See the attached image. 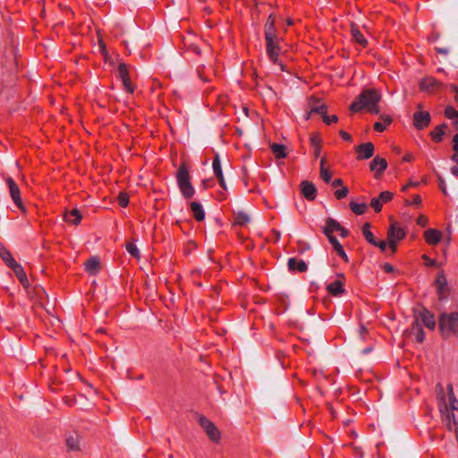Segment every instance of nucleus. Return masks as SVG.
Wrapping results in <instances>:
<instances>
[{"instance_id":"obj_48","label":"nucleus","mask_w":458,"mask_h":458,"mask_svg":"<svg viewBox=\"0 0 458 458\" xmlns=\"http://www.w3.org/2000/svg\"><path fill=\"white\" fill-rule=\"evenodd\" d=\"M437 181H438V186H439V189L441 190V191L445 194V195H447V191H446V184H445V179L443 178V176L439 174H437Z\"/></svg>"},{"instance_id":"obj_18","label":"nucleus","mask_w":458,"mask_h":458,"mask_svg":"<svg viewBox=\"0 0 458 458\" xmlns=\"http://www.w3.org/2000/svg\"><path fill=\"white\" fill-rule=\"evenodd\" d=\"M287 267L290 272H306L308 270L307 263L302 259L290 258L287 261Z\"/></svg>"},{"instance_id":"obj_16","label":"nucleus","mask_w":458,"mask_h":458,"mask_svg":"<svg viewBox=\"0 0 458 458\" xmlns=\"http://www.w3.org/2000/svg\"><path fill=\"white\" fill-rule=\"evenodd\" d=\"M7 267H10L13 271V273L15 274V276H17V278L19 279V281L24 287H28L30 285L28 277H27L26 273H25L23 267H21V265H20L19 263H17L14 260Z\"/></svg>"},{"instance_id":"obj_13","label":"nucleus","mask_w":458,"mask_h":458,"mask_svg":"<svg viewBox=\"0 0 458 458\" xmlns=\"http://www.w3.org/2000/svg\"><path fill=\"white\" fill-rule=\"evenodd\" d=\"M386 168L387 161L379 156H376L369 164V169L375 172V177L377 179L382 175Z\"/></svg>"},{"instance_id":"obj_57","label":"nucleus","mask_w":458,"mask_h":458,"mask_svg":"<svg viewBox=\"0 0 458 458\" xmlns=\"http://www.w3.org/2000/svg\"><path fill=\"white\" fill-rule=\"evenodd\" d=\"M383 269L386 273H392L394 270V267L390 263H385L383 265Z\"/></svg>"},{"instance_id":"obj_36","label":"nucleus","mask_w":458,"mask_h":458,"mask_svg":"<svg viewBox=\"0 0 458 458\" xmlns=\"http://www.w3.org/2000/svg\"><path fill=\"white\" fill-rule=\"evenodd\" d=\"M0 257L4 261L6 266L10 265L15 259L13 258L11 252L5 248V246L0 242Z\"/></svg>"},{"instance_id":"obj_51","label":"nucleus","mask_w":458,"mask_h":458,"mask_svg":"<svg viewBox=\"0 0 458 458\" xmlns=\"http://www.w3.org/2000/svg\"><path fill=\"white\" fill-rule=\"evenodd\" d=\"M123 82V88L124 89L130 93V94H132L134 92V89L131 85V80L130 78H128V81H122Z\"/></svg>"},{"instance_id":"obj_44","label":"nucleus","mask_w":458,"mask_h":458,"mask_svg":"<svg viewBox=\"0 0 458 458\" xmlns=\"http://www.w3.org/2000/svg\"><path fill=\"white\" fill-rule=\"evenodd\" d=\"M370 207L377 212H380L382 210V202L379 198H373L370 200Z\"/></svg>"},{"instance_id":"obj_10","label":"nucleus","mask_w":458,"mask_h":458,"mask_svg":"<svg viewBox=\"0 0 458 458\" xmlns=\"http://www.w3.org/2000/svg\"><path fill=\"white\" fill-rule=\"evenodd\" d=\"M435 285L437 287V294L438 300L443 301L447 299L449 289L447 286V279L444 271H440L435 280Z\"/></svg>"},{"instance_id":"obj_62","label":"nucleus","mask_w":458,"mask_h":458,"mask_svg":"<svg viewBox=\"0 0 458 458\" xmlns=\"http://www.w3.org/2000/svg\"><path fill=\"white\" fill-rule=\"evenodd\" d=\"M367 109H369L370 113L375 114L379 113V107H378L377 104H376V106H371L370 107H368Z\"/></svg>"},{"instance_id":"obj_40","label":"nucleus","mask_w":458,"mask_h":458,"mask_svg":"<svg viewBox=\"0 0 458 458\" xmlns=\"http://www.w3.org/2000/svg\"><path fill=\"white\" fill-rule=\"evenodd\" d=\"M118 77L122 81H128V78H130L126 64L121 63L118 65Z\"/></svg>"},{"instance_id":"obj_46","label":"nucleus","mask_w":458,"mask_h":458,"mask_svg":"<svg viewBox=\"0 0 458 458\" xmlns=\"http://www.w3.org/2000/svg\"><path fill=\"white\" fill-rule=\"evenodd\" d=\"M322 119H323V122L327 124V125H330L334 123H336L338 121V117L337 115L335 114H332V115H328L327 113H326L323 116H322Z\"/></svg>"},{"instance_id":"obj_31","label":"nucleus","mask_w":458,"mask_h":458,"mask_svg":"<svg viewBox=\"0 0 458 458\" xmlns=\"http://www.w3.org/2000/svg\"><path fill=\"white\" fill-rule=\"evenodd\" d=\"M276 21V16L274 13H270L267 17V20L266 21L265 27H264V37L266 36H272L274 34H276V29L275 26Z\"/></svg>"},{"instance_id":"obj_41","label":"nucleus","mask_w":458,"mask_h":458,"mask_svg":"<svg viewBox=\"0 0 458 458\" xmlns=\"http://www.w3.org/2000/svg\"><path fill=\"white\" fill-rule=\"evenodd\" d=\"M126 250L134 258L140 259V250L137 248L136 244L132 242H127L125 245Z\"/></svg>"},{"instance_id":"obj_42","label":"nucleus","mask_w":458,"mask_h":458,"mask_svg":"<svg viewBox=\"0 0 458 458\" xmlns=\"http://www.w3.org/2000/svg\"><path fill=\"white\" fill-rule=\"evenodd\" d=\"M117 200L122 208H125L129 204V195L126 192H120Z\"/></svg>"},{"instance_id":"obj_37","label":"nucleus","mask_w":458,"mask_h":458,"mask_svg":"<svg viewBox=\"0 0 458 458\" xmlns=\"http://www.w3.org/2000/svg\"><path fill=\"white\" fill-rule=\"evenodd\" d=\"M212 169H213L214 174L216 175V178L222 177V175H224L222 166H221V161H220V157H219L218 154H216L215 156V157L213 158Z\"/></svg>"},{"instance_id":"obj_28","label":"nucleus","mask_w":458,"mask_h":458,"mask_svg":"<svg viewBox=\"0 0 458 458\" xmlns=\"http://www.w3.org/2000/svg\"><path fill=\"white\" fill-rule=\"evenodd\" d=\"M81 437L77 433L70 434L66 437V446L69 451L80 450Z\"/></svg>"},{"instance_id":"obj_9","label":"nucleus","mask_w":458,"mask_h":458,"mask_svg":"<svg viewBox=\"0 0 458 458\" xmlns=\"http://www.w3.org/2000/svg\"><path fill=\"white\" fill-rule=\"evenodd\" d=\"M199 424L204 429L209 439L217 442L220 439V432L216 426L203 415H199L198 419Z\"/></svg>"},{"instance_id":"obj_22","label":"nucleus","mask_w":458,"mask_h":458,"mask_svg":"<svg viewBox=\"0 0 458 458\" xmlns=\"http://www.w3.org/2000/svg\"><path fill=\"white\" fill-rule=\"evenodd\" d=\"M328 242L332 245L333 249L335 250L337 255L346 263L349 262V258L343 247V245L340 243V242L337 240V238L335 237H329L327 238Z\"/></svg>"},{"instance_id":"obj_20","label":"nucleus","mask_w":458,"mask_h":458,"mask_svg":"<svg viewBox=\"0 0 458 458\" xmlns=\"http://www.w3.org/2000/svg\"><path fill=\"white\" fill-rule=\"evenodd\" d=\"M424 238L427 243L437 245L441 242L442 233L437 229L429 228L425 231Z\"/></svg>"},{"instance_id":"obj_35","label":"nucleus","mask_w":458,"mask_h":458,"mask_svg":"<svg viewBox=\"0 0 458 458\" xmlns=\"http://www.w3.org/2000/svg\"><path fill=\"white\" fill-rule=\"evenodd\" d=\"M350 208L354 214L360 216V215H363L367 211L368 206L365 202L356 203L354 201H351Z\"/></svg>"},{"instance_id":"obj_17","label":"nucleus","mask_w":458,"mask_h":458,"mask_svg":"<svg viewBox=\"0 0 458 458\" xmlns=\"http://www.w3.org/2000/svg\"><path fill=\"white\" fill-rule=\"evenodd\" d=\"M341 228V224L332 217H327L325 222V225L322 228L323 233L327 236V238L329 237H335L333 234L334 232H336Z\"/></svg>"},{"instance_id":"obj_1","label":"nucleus","mask_w":458,"mask_h":458,"mask_svg":"<svg viewBox=\"0 0 458 458\" xmlns=\"http://www.w3.org/2000/svg\"><path fill=\"white\" fill-rule=\"evenodd\" d=\"M381 99L380 92L376 89H363L351 104L350 110L354 113L361 112L371 106H376Z\"/></svg>"},{"instance_id":"obj_60","label":"nucleus","mask_w":458,"mask_h":458,"mask_svg":"<svg viewBox=\"0 0 458 458\" xmlns=\"http://www.w3.org/2000/svg\"><path fill=\"white\" fill-rule=\"evenodd\" d=\"M217 180H218V182H219V185L225 190V191H227V186H226V183H225V177L224 175H222V177H217Z\"/></svg>"},{"instance_id":"obj_50","label":"nucleus","mask_w":458,"mask_h":458,"mask_svg":"<svg viewBox=\"0 0 458 458\" xmlns=\"http://www.w3.org/2000/svg\"><path fill=\"white\" fill-rule=\"evenodd\" d=\"M422 259L426 261L427 267H437V260L434 259H430L426 254L422 255Z\"/></svg>"},{"instance_id":"obj_7","label":"nucleus","mask_w":458,"mask_h":458,"mask_svg":"<svg viewBox=\"0 0 458 458\" xmlns=\"http://www.w3.org/2000/svg\"><path fill=\"white\" fill-rule=\"evenodd\" d=\"M406 237V232L397 222L391 223L387 232V241L391 251L394 253L397 250V242Z\"/></svg>"},{"instance_id":"obj_11","label":"nucleus","mask_w":458,"mask_h":458,"mask_svg":"<svg viewBox=\"0 0 458 458\" xmlns=\"http://www.w3.org/2000/svg\"><path fill=\"white\" fill-rule=\"evenodd\" d=\"M6 183L9 188L10 196L15 206L21 211H25V208L21 198V192L18 184L12 177H8L6 179Z\"/></svg>"},{"instance_id":"obj_58","label":"nucleus","mask_w":458,"mask_h":458,"mask_svg":"<svg viewBox=\"0 0 458 458\" xmlns=\"http://www.w3.org/2000/svg\"><path fill=\"white\" fill-rule=\"evenodd\" d=\"M336 232H339V234L342 238H345L349 235V231L341 225V228L337 230Z\"/></svg>"},{"instance_id":"obj_43","label":"nucleus","mask_w":458,"mask_h":458,"mask_svg":"<svg viewBox=\"0 0 458 458\" xmlns=\"http://www.w3.org/2000/svg\"><path fill=\"white\" fill-rule=\"evenodd\" d=\"M393 197L394 193L388 191H382L378 196L382 203L389 202L393 199Z\"/></svg>"},{"instance_id":"obj_4","label":"nucleus","mask_w":458,"mask_h":458,"mask_svg":"<svg viewBox=\"0 0 458 458\" xmlns=\"http://www.w3.org/2000/svg\"><path fill=\"white\" fill-rule=\"evenodd\" d=\"M438 327L442 335H454L458 337V311L444 312L439 315Z\"/></svg>"},{"instance_id":"obj_56","label":"nucleus","mask_w":458,"mask_h":458,"mask_svg":"<svg viewBox=\"0 0 458 458\" xmlns=\"http://www.w3.org/2000/svg\"><path fill=\"white\" fill-rule=\"evenodd\" d=\"M189 51H191L192 53L200 55H201V49L199 46L191 44L189 46Z\"/></svg>"},{"instance_id":"obj_29","label":"nucleus","mask_w":458,"mask_h":458,"mask_svg":"<svg viewBox=\"0 0 458 458\" xmlns=\"http://www.w3.org/2000/svg\"><path fill=\"white\" fill-rule=\"evenodd\" d=\"M351 33H352V36L353 39L358 44L361 45L362 47H366L367 46L368 41H367L366 38L360 32L359 27L356 24H354V23H352V25H351Z\"/></svg>"},{"instance_id":"obj_47","label":"nucleus","mask_w":458,"mask_h":458,"mask_svg":"<svg viewBox=\"0 0 458 458\" xmlns=\"http://www.w3.org/2000/svg\"><path fill=\"white\" fill-rule=\"evenodd\" d=\"M320 176L326 183H329L331 182L332 175L327 168L321 169Z\"/></svg>"},{"instance_id":"obj_63","label":"nucleus","mask_w":458,"mask_h":458,"mask_svg":"<svg viewBox=\"0 0 458 458\" xmlns=\"http://www.w3.org/2000/svg\"><path fill=\"white\" fill-rule=\"evenodd\" d=\"M450 171H451V174H452L454 177L458 178V164H457L456 165H454V166L451 167V170H450Z\"/></svg>"},{"instance_id":"obj_49","label":"nucleus","mask_w":458,"mask_h":458,"mask_svg":"<svg viewBox=\"0 0 458 458\" xmlns=\"http://www.w3.org/2000/svg\"><path fill=\"white\" fill-rule=\"evenodd\" d=\"M310 144L311 146L314 148V147H317V146H320L321 144V139L319 137L318 134H312L310 136Z\"/></svg>"},{"instance_id":"obj_61","label":"nucleus","mask_w":458,"mask_h":458,"mask_svg":"<svg viewBox=\"0 0 458 458\" xmlns=\"http://www.w3.org/2000/svg\"><path fill=\"white\" fill-rule=\"evenodd\" d=\"M64 403L69 405V406H72V405H75L76 403V399L75 398H70V397H65L64 398Z\"/></svg>"},{"instance_id":"obj_53","label":"nucleus","mask_w":458,"mask_h":458,"mask_svg":"<svg viewBox=\"0 0 458 458\" xmlns=\"http://www.w3.org/2000/svg\"><path fill=\"white\" fill-rule=\"evenodd\" d=\"M339 135H340V137H341L344 140H345V141H352V135H351L350 133L346 132V131H344V130H341V131H339Z\"/></svg>"},{"instance_id":"obj_5","label":"nucleus","mask_w":458,"mask_h":458,"mask_svg":"<svg viewBox=\"0 0 458 458\" xmlns=\"http://www.w3.org/2000/svg\"><path fill=\"white\" fill-rule=\"evenodd\" d=\"M437 394L438 399V409L441 413L443 420L453 421L454 428L458 426V422L453 411H449V408L446 403V397L444 392V388L441 384L437 385Z\"/></svg>"},{"instance_id":"obj_24","label":"nucleus","mask_w":458,"mask_h":458,"mask_svg":"<svg viewBox=\"0 0 458 458\" xmlns=\"http://www.w3.org/2000/svg\"><path fill=\"white\" fill-rule=\"evenodd\" d=\"M82 219V216L81 211L78 208H73L72 210H66L64 212V220L72 225H78Z\"/></svg>"},{"instance_id":"obj_2","label":"nucleus","mask_w":458,"mask_h":458,"mask_svg":"<svg viewBox=\"0 0 458 458\" xmlns=\"http://www.w3.org/2000/svg\"><path fill=\"white\" fill-rule=\"evenodd\" d=\"M175 178L182 196L186 199L192 198L195 194V189L191 182L190 168L185 162H182L178 167Z\"/></svg>"},{"instance_id":"obj_39","label":"nucleus","mask_w":458,"mask_h":458,"mask_svg":"<svg viewBox=\"0 0 458 458\" xmlns=\"http://www.w3.org/2000/svg\"><path fill=\"white\" fill-rule=\"evenodd\" d=\"M445 116L447 119L454 120V124L457 126L458 122L456 121V118L458 116V112L455 110V108L452 106H448L445 109Z\"/></svg>"},{"instance_id":"obj_19","label":"nucleus","mask_w":458,"mask_h":458,"mask_svg":"<svg viewBox=\"0 0 458 458\" xmlns=\"http://www.w3.org/2000/svg\"><path fill=\"white\" fill-rule=\"evenodd\" d=\"M84 269L90 276L98 275L99 270H100V261H99V259L98 257H90L84 263Z\"/></svg>"},{"instance_id":"obj_6","label":"nucleus","mask_w":458,"mask_h":458,"mask_svg":"<svg viewBox=\"0 0 458 458\" xmlns=\"http://www.w3.org/2000/svg\"><path fill=\"white\" fill-rule=\"evenodd\" d=\"M413 317L414 320L421 321L428 329L434 330L436 328L435 315L423 305L413 309Z\"/></svg>"},{"instance_id":"obj_45","label":"nucleus","mask_w":458,"mask_h":458,"mask_svg":"<svg viewBox=\"0 0 458 458\" xmlns=\"http://www.w3.org/2000/svg\"><path fill=\"white\" fill-rule=\"evenodd\" d=\"M348 193H349V189L346 186H344L341 189L336 190L335 191V197L337 199H342L345 198L348 195Z\"/></svg>"},{"instance_id":"obj_59","label":"nucleus","mask_w":458,"mask_h":458,"mask_svg":"<svg viewBox=\"0 0 458 458\" xmlns=\"http://www.w3.org/2000/svg\"><path fill=\"white\" fill-rule=\"evenodd\" d=\"M453 149L458 152V132L453 138Z\"/></svg>"},{"instance_id":"obj_25","label":"nucleus","mask_w":458,"mask_h":458,"mask_svg":"<svg viewBox=\"0 0 458 458\" xmlns=\"http://www.w3.org/2000/svg\"><path fill=\"white\" fill-rule=\"evenodd\" d=\"M411 334H413L415 336V341L419 344L423 343L425 340V331L422 328V326L417 320H413L411 325Z\"/></svg>"},{"instance_id":"obj_64","label":"nucleus","mask_w":458,"mask_h":458,"mask_svg":"<svg viewBox=\"0 0 458 458\" xmlns=\"http://www.w3.org/2000/svg\"><path fill=\"white\" fill-rule=\"evenodd\" d=\"M451 161L455 163L456 165L458 164V151L455 152L450 157Z\"/></svg>"},{"instance_id":"obj_15","label":"nucleus","mask_w":458,"mask_h":458,"mask_svg":"<svg viewBox=\"0 0 458 458\" xmlns=\"http://www.w3.org/2000/svg\"><path fill=\"white\" fill-rule=\"evenodd\" d=\"M301 191L304 198L310 201H312L317 197V188L315 184L310 181L301 182Z\"/></svg>"},{"instance_id":"obj_30","label":"nucleus","mask_w":458,"mask_h":458,"mask_svg":"<svg viewBox=\"0 0 458 458\" xmlns=\"http://www.w3.org/2000/svg\"><path fill=\"white\" fill-rule=\"evenodd\" d=\"M379 120L380 121L376 122L373 126L374 130L377 131H379V132L384 131L386 130V126L389 125L393 122L392 117L388 114H381L379 116Z\"/></svg>"},{"instance_id":"obj_34","label":"nucleus","mask_w":458,"mask_h":458,"mask_svg":"<svg viewBox=\"0 0 458 458\" xmlns=\"http://www.w3.org/2000/svg\"><path fill=\"white\" fill-rule=\"evenodd\" d=\"M370 228H371L370 224L369 223H365L362 225V228H361L362 234H363L364 238L366 239V241L369 244L375 245L377 240L374 236L373 233L370 231Z\"/></svg>"},{"instance_id":"obj_12","label":"nucleus","mask_w":458,"mask_h":458,"mask_svg":"<svg viewBox=\"0 0 458 458\" xmlns=\"http://www.w3.org/2000/svg\"><path fill=\"white\" fill-rule=\"evenodd\" d=\"M431 123V115L428 111L418 110L413 114V126L418 131L427 128Z\"/></svg>"},{"instance_id":"obj_33","label":"nucleus","mask_w":458,"mask_h":458,"mask_svg":"<svg viewBox=\"0 0 458 458\" xmlns=\"http://www.w3.org/2000/svg\"><path fill=\"white\" fill-rule=\"evenodd\" d=\"M447 397L449 402V410L452 411H458V400L454 395V388L451 384H448L447 386Z\"/></svg>"},{"instance_id":"obj_14","label":"nucleus","mask_w":458,"mask_h":458,"mask_svg":"<svg viewBox=\"0 0 458 458\" xmlns=\"http://www.w3.org/2000/svg\"><path fill=\"white\" fill-rule=\"evenodd\" d=\"M357 159H369L374 155V145L371 142L361 143L356 147Z\"/></svg>"},{"instance_id":"obj_8","label":"nucleus","mask_w":458,"mask_h":458,"mask_svg":"<svg viewBox=\"0 0 458 458\" xmlns=\"http://www.w3.org/2000/svg\"><path fill=\"white\" fill-rule=\"evenodd\" d=\"M419 88L422 92L433 94L445 89L446 86L434 77L428 76L420 80Z\"/></svg>"},{"instance_id":"obj_52","label":"nucleus","mask_w":458,"mask_h":458,"mask_svg":"<svg viewBox=\"0 0 458 458\" xmlns=\"http://www.w3.org/2000/svg\"><path fill=\"white\" fill-rule=\"evenodd\" d=\"M387 244L388 242H386V241H377L374 246L379 248L382 252H385L386 250Z\"/></svg>"},{"instance_id":"obj_21","label":"nucleus","mask_w":458,"mask_h":458,"mask_svg":"<svg viewBox=\"0 0 458 458\" xmlns=\"http://www.w3.org/2000/svg\"><path fill=\"white\" fill-rule=\"evenodd\" d=\"M448 125L445 123H443L434 128L433 131L430 132V137L432 140L436 143H440L444 136L445 135V131L447 129Z\"/></svg>"},{"instance_id":"obj_54","label":"nucleus","mask_w":458,"mask_h":458,"mask_svg":"<svg viewBox=\"0 0 458 458\" xmlns=\"http://www.w3.org/2000/svg\"><path fill=\"white\" fill-rule=\"evenodd\" d=\"M420 202H421V198H420V195H415L413 197V199H412L411 202L410 200H408V199L405 200V204L406 205H411V204H413V205H420Z\"/></svg>"},{"instance_id":"obj_26","label":"nucleus","mask_w":458,"mask_h":458,"mask_svg":"<svg viewBox=\"0 0 458 458\" xmlns=\"http://www.w3.org/2000/svg\"><path fill=\"white\" fill-rule=\"evenodd\" d=\"M190 209L193 217L197 221H203L205 219V211L202 205L198 201H191L190 204Z\"/></svg>"},{"instance_id":"obj_27","label":"nucleus","mask_w":458,"mask_h":458,"mask_svg":"<svg viewBox=\"0 0 458 458\" xmlns=\"http://www.w3.org/2000/svg\"><path fill=\"white\" fill-rule=\"evenodd\" d=\"M327 106L318 98H312L310 101V113L318 114L321 117L327 113Z\"/></svg>"},{"instance_id":"obj_23","label":"nucleus","mask_w":458,"mask_h":458,"mask_svg":"<svg viewBox=\"0 0 458 458\" xmlns=\"http://www.w3.org/2000/svg\"><path fill=\"white\" fill-rule=\"evenodd\" d=\"M327 291L333 296H339L345 292L344 282L341 280H335L327 285Z\"/></svg>"},{"instance_id":"obj_3","label":"nucleus","mask_w":458,"mask_h":458,"mask_svg":"<svg viewBox=\"0 0 458 458\" xmlns=\"http://www.w3.org/2000/svg\"><path fill=\"white\" fill-rule=\"evenodd\" d=\"M266 40V51L270 59V61L274 64H277L280 66L281 71H285L284 64L279 60V55L282 53V48L280 47V42L282 40L276 34L272 36L268 35L265 37Z\"/></svg>"},{"instance_id":"obj_55","label":"nucleus","mask_w":458,"mask_h":458,"mask_svg":"<svg viewBox=\"0 0 458 458\" xmlns=\"http://www.w3.org/2000/svg\"><path fill=\"white\" fill-rule=\"evenodd\" d=\"M417 225H419L421 227H425L427 225V223H428V219L426 216L420 215L418 218H417Z\"/></svg>"},{"instance_id":"obj_38","label":"nucleus","mask_w":458,"mask_h":458,"mask_svg":"<svg viewBox=\"0 0 458 458\" xmlns=\"http://www.w3.org/2000/svg\"><path fill=\"white\" fill-rule=\"evenodd\" d=\"M249 222H250V217L243 211H239L234 216V225L243 226V225H247Z\"/></svg>"},{"instance_id":"obj_32","label":"nucleus","mask_w":458,"mask_h":458,"mask_svg":"<svg viewBox=\"0 0 458 458\" xmlns=\"http://www.w3.org/2000/svg\"><path fill=\"white\" fill-rule=\"evenodd\" d=\"M270 148L277 159L284 158L287 156L286 148L284 144L273 143L270 145Z\"/></svg>"}]
</instances>
